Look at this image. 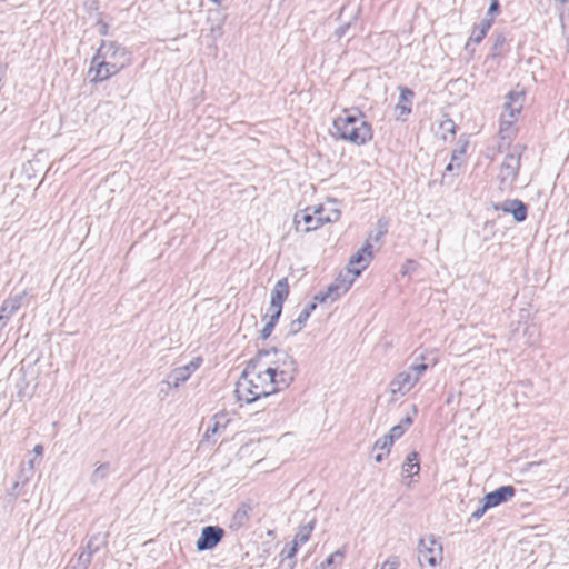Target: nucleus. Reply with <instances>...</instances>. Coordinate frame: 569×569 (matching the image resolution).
Instances as JSON below:
<instances>
[{"instance_id": "obj_1", "label": "nucleus", "mask_w": 569, "mask_h": 569, "mask_svg": "<svg viewBox=\"0 0 569 569\" xmlns=\"http://www.w3.org/2000/svg\"><path fill=\"white\" fill-rule=\"evenodd\" d=\"M281 389L277 379L254 358L243 370L236 393L239 400L250 403Z\"/></svg>"}, {"instance_id": "obj_2", "label": "nucleus", "mask_w": 569, "mask_h": 569, "mask_svg": "<svg viewBox=\"0 0 569 569\" xmlns=\"http://www.w3.org/2000/svg\"><path fill=\"white\" fill-rule=\"evenodd\" d=\"M130 64L128 50L114 41H102L91 59L89 73L91 81L101 82L120 72Z\"/></svg>"}, {"instance_id": "obj_3", "label": "nucleus", "mask_w": 569, "mask_h": 569, "mask_svg": "<svg viewBox=\"0 0 569 569\" xmlns=\"http://www.w3.org/2000/svg\"><path fill=\"white\" fill-rule=\"evenodd\" d=\"M332 134L356 146H362L372 138L370 126L358 110H343L333 120Z\"/></svg>"}, {"instance_id": "obj_4", "label": "nucleus", "mask_w": 569, "mask_h": 569, "mask_svg": "<svg viewBox=\"0 0 569 569\" xmlns=\"http://www.w3.org/2000/svg\"><path fill=\"white\" fill-rule=\"evenodd\" d=\"M260 365L277 379L280 388H287L295 379L297 366L295 359L284 350H262L256 356Z\"/></svg>"}, {"instance_id": "obj_5", "label": "nucleus", "mask_w": 569, "mask_h": 569, "mask_svg": "<svg viewBox=\"0 0 569 569\" xmlns=\"http://www.w3.org/2000/svg\"><path fill=\"white\" fill-rule=\"evenodd\" d=\"M427 368L426 363L411 365L406 370L396 375L389 383L392 400L406 396L416 386Z\"/></svg>"}, {"instance_id": "obj_6", "label": "nucleus", "mask_w": 569, "mask_h": 569, "mask_svg": "<svg viewBox=\"0 0 569 569\" xmlns=\"http://www.w3.org/2000/svg\"><path fill=\"white\" fill-rule=\"evenodd\" d=\"M525 101V91L522 89H515L507 96V101L503 104L501 113L500 132L503 133L517 120V117L522 109Z\"/></svg>"}, {"instance_id": "obj_7", "label": "nucleus", "mask_w": 569, "mask_h": 569, "mask_svg": "<svg viewBox=\"0 0 569 569\" xmlns=\"http://www.w3.org/2000/svg\"><path fill=\"white\" fill-rule=\"evenodd\" d=\"M520 168V148L515 147L510 153H508L501 166L499 171V183L500 189L506 190L510 189L518 176V170Z\"/></svg>"}, {"instance_id": "obj_8", "label": "nucleus", "mask_w": 569, "mask_h": 569, "mask_svg": "<svg viewBox=\"0 0 569 569\" xmlns=\"http://www.w3.org/2000/svg\"><path fill=\"white\" fill-rule=\"evenodd\" d=\"M442 560V545L433 535L419 540L418 561L422 567L426 562L436 567Z\"/></svg>"}, {"instance_id": "obj_9", "label": "nucleus", "mask_w": 569, "mask_h": 569, "mask_svg": "<svg viewBox=\"0 0 569 569\" xmlns=\"http://www.w3.org/2000/svg\"><path fill=\"white\" fill-rule=\"evenodd\" d=\"M200 366V360L194 359L189 363L178 367L173 369L168 377L160 382L159 393L163 397L167 396V389L163 386H172L173 389H178L182 383H184L192 372H194Z\"/></svg>"}, {"instance_id": "obj_10", "label": "nucleus", "mask_w": 569, "mask_h": 569, "mask_svg": "<svg viewBox=\"0 0 569 569\" xmlns=\"http://www.w3.org/2000/svg\"><path fill=\"white\" fill-rule=\"evenodd\" d=\"M360 12V6H343L340 9L337 18L339 26L333 31L337 41L349 34L351 27L358 21Z\"/></svg>"}, {"instance_id": "obj_11", "label": "nucleus", "mask_w": 569, "mask_h": 569, "mask_svg": "<svg viewBox=\"0 0 569 569\" xmlns=\"http://www.w3.org/2000/svg\"><path fill=\"white\" fill-rule=\"evenodd\" d=\"M107 533H96L87 542L84 550L78 557L77 563L73 569H87L91 562L92 556L100 550L101 547L107 545Z\"/></svg>"}, {"instance_id": "obj_12", "label": "nucleus", "mask_w": 569, "mask_h": 569, "mask_svg": "<svg viewBox=\"0 0 569 569\" xmlns=\"http://www.w3.org/2000/svg\"><path fill=\"white\" fill-rule=\"evenodd\" d=\"M224 530L219 526H207L202 528L199 539L196 542L198 551L213 549L223 538Z\"/></svg>"}, {"instance_id": "obj_13", "label": "nucleus", "mask_w": 569, "mask_h": 569, "mask_svg": "<svg viewBox=\"0 0 569 569\" xmlns=\"http://www.w3.org/2000/svg\"><path fill=\"white\" fill-rule=\"evenodd\" d=\"M372 258V244L366 242V244L350 258L347 269L352 272L355 277H359L369 266Z\"/></svg>"}, {"instance_id": "obj_14", "label": "nucleus", "mask_w": 569, "mask_h": 569, "mask_svg": "<svg viewBox=\"0 0 569 569\" xmlns=\"http://www.w3.org/2000/svg\"><path fill=\"white\" fill-rule=\"evenodd\" d=\"M313 212L318 214V224L336 222L339 220L341 214L336 200H328L326 203L315 207Z\"/></svg>"}, {"instance_id": "obj_15", "label": "nucleus", "mask_w": 569, "mask_h": 569, "mask_svg": "<svg viewBox=\"0 0 569 569\" xmlns=\"http://www.w3.org/2000/svg\"><path fill=\"white\" fill-rule=\"evenodd\" d=\"M516 493V489L512 486H502L495 491H491L482 498L485 501V508H493L503 502L510 500Z\"/></svg>"}, {"instance_id": "obj_16", "label": "nucleus", "mask_w": 569, "mask_h": 569, "mask_svg": "<svg viewBox=\"0 0 569 569\" xmlns=\"http://www.w3.org/2000/svg\"><path fill=\"white\" fill-rule=\"evenodd\" d=\"M230 422L231 418L228 412L222 411L216 413L208 423L203 437L207 440H211V438H213L214 436H220L226 430Z\"/></svg>"}, {"instance_id": "obj_17", "label": "nucleus", "mask_w": 569, "mask_h": 569, "mask_svg": "<svg viewBox=\"0 0 569 569\" xmlns=\"http://www.w3.org/2000/svg\"><path fill=\"white\" fill-rule=\"evenodd\" d=\"M495 210H500L506 213L512 214L517 222H522L527 218V208L522 201L512 199L505 200L498 204H495Z\"/></svg>"}, {"instance_id": "obj_18", "label": "nucleus", "mask_w": 569, "mask_h": 569, "mask_svg": "<svg viewBox=\"0 0 569 569\" xmlns=\"http://www.w3.org/2000/svg\"><path fill=\"white\" fill-rule=\"evenodd\" d=\"M317 218L318 214L313 212V209L307 208L303 211L297 212L295 214L293 222L296 224L297 230H299L301 223H305V228L302 229V231L309 232L322 226L317 223Z\"/></svg>"}, {"instance_id": "obj_19", "label": "nucleus", "mask_w": 569, "mask_h": 569, "mask_svg": "<svg viewBox=\"0 0 569 569\" xmlns=\"http://www.w3.org/2000/svg\"><path fill=\"white\" fill-rule=\"evenodd\" d=\"M289 293V284L288 280L286 278L280 279L271 292V301L270 307L271 308H281L284 299L288 297Z\"/></svg>"}, {"instance_id": "obj_20", "label": "nucleus", "mask_w": 569, "mask_h": 569, "mask_svg": "<svg viewBox=\"0 0 569 569\" xmlns=\"http://www.w3.org/2000/svg\"><path fill=\"white\" fill-rule=\"evenodd\" d=\"M24 292L6 299L0 309V318L7 325L10 317L21 307Z\"/></svg>"}, {"instance_id": "obj_21", "label": "nucleus", "mask_w": 569, "mask_h": 569, "mask_svg": "<svg viewBox=\"0 0 569 569\" xmlns=\"http://www.w3.org/2000/svg\"><path fill=\"white\" fill-rule=\"evenodd\" d=\"M413 93L407 88H400V96L396 104L397 118L405 119L411 111Z\"/></svg>"}, {"instance_id": "obj_22", "label": "nucleus", "mask_w": 569, "mask_h": 569, "mask_svg": "<svg viewBox=\"0 0 569 569\" xmlns=\"http://www.w3.org/2000/svg\"><path fill=\"white\" fill-rule=\"evenodd\" d=\"M251 511L252 508L250 505L244 502L241 503L230 520V528L232 530H238L243 527L249 521Z\"/></svg>"}, {"instance_id": "obj_23", "label": "nucleus", "mask_w": 569, "mask_h": 569, "mask_svg": "<svg viewBox=\"0 0 569 569\" xmlns=\"http://www.w3.org/2000/svg\"><path fill=\"white\" fill-rule=\"evenodd\" d=\"M492 18H485L480 21L478 26H476L470 34L469 41L475 43L481 42V40L487 34L488 30L491 28Z\"/></svg>"}, {"instance_id": "obj_24", "label": "nucleus", "mask_w": 569, "mask_h": 569, "mask_svg": "<svg viewBox=\"0 0 569 569\" xmlns=\"http://www.w3.org/2000/svg\"><path fill=\"white\" fill-rule=\"evenodd\" d=\"M357 277L352 274L348 269L345 272H341L338 278L332 282L335 286L339 287L338 289L343 295L349 288L352 286L353 281Z\"/></svg>"}, {"instance_id": "obj_25", "label": "nucleus", "mask_w": 569, "mask_h": 569, "mask_svg": "<svg viewBox=\"0 0 569 569\" xmlns=\"http://www.w3.org/2000/svg\"><path fill=\"white\" fill-rule=\"evenodd\" d=\"M412 425L411 416H406L398 425L393 426L387 435L393 441L402 437L405 431Z\"/></svg>"}, {"instance_id": "obj_26", "label": "nucleus", "mask_w": 569, "mask_h": 569, "mask_svg": "<svg viewBox=\"0 0 569 569\" xmlns=\"http://www.w3.org/2000/svg\"><path fill=\"white\" fill-rule=\"evenodd\" d=\"M313 523H315V521L312 520L307 525L300 526L298 529V532L295 536L292 543H295L297 547L306 543L309 540L310 535L313 530Z\"/></svg>"}, {"instance_id": "obj_27", "label": "nucleus", "mask_w": 569, "mask_h": 569, "mask_svg": "<svg viewBox=\"0 0 569 569\" xmlns=\"http://www.w3.org/2000/svg\"><path fill=\"white\" fill-rule=\"evenodd\" d=\"M339 287L335 286L333 283H331L326 292H319L315 296V300L316 301H319V302H326L327 300H330V301H335L337 300L339 297L342 296V293L340 292V290L338 289Z\"/></svg>"}, {"instance_id": "obj_28", "label": "nucleus", "mask_w": 569, "mask_h": 569, "mask_svg": "<svg viewBox=\"0 0 569 569\" xmlns=\"http://www.w3.org/2000/svg\"><path fill=\"white\" fill-rule=\"evenodd\" d=\"M420 472V465H402L401 467V478L402 482L406 486H410L411 480L415 476H418Z\"/></svg>"}, {"instance_id": "obj_29", "label": "nucleus", "mask_w": 569, "mask_h": 569, "mask_svg": "<svg viewBox=\"0 0 569 569\" xmlns=\"http://www.w3.org/2000/svg\"><path fill=\"white\" fill-rule=\"evenodd\" d=\"M507 44V38L505 34L499 33L496 36L493 44H492V56L498 57L503 53L505 47Z\"/></svg>"}, {"instance_id": "obj_30", "label": "nucleus", "mask_w": 569, "mask_h": 569, "mask_svg": "<svg viewBox=\"0 0 569 569\" xmlns=\"http://www.w3.org/2000/svg\"><path fill=\"white\" fill-rule=\"evenodd\" d=\"M393 440L390 439L387 435L376 441L373 446V451L383 450L387 455L389 453L390 447L392 446Z\"/></svg>"}, {"instance_id": "obj_31", "label": "nucleus", "mask_w": 569, "mask_h": 569, "mask_svg": "<svg viewBox=\"0 0 569 569\" xmlns=\"http://www.w3.org/2000/svg\"><path fill=\"white\" fill-rule=\"evenodd\" d=\"M308 312L301 311L296 320H293L290 325V331L296 333L301 330L308 319Z\"/></svg>"}, {"instance_id": "obj_32", "label": "nucleus", "mask_w": 569, "mask_h": 569, "mask_svg": "<svg viewBox=\"0 0 569 569\" xmlns=\"http://www.w3.org/2000/svg\"><path fill=\"white\" fill-rule=\"evenodd\" d=\"M399 565V558L396 556H391L382 562L380 569H398Z\"/></svg>"}, {"instance_id": "obj_33", "label": "nucleus", "mask_w": 569, "mask_h": 569, "mask_svg": "<svg viewBox=\"0 0 569 569\" xmlns=\"http://www.w3.org/2000/svg\"><path fill=\"white\" fill-rule=\"evenodd\" d=\"M222 26H223V19H220V21L210 28V36L213 40L219 39L222 36Z\"/></svg>"}, {"instance_id": "obj_34", "label": "nucleus", "mask_w": 569, "mask_h": 569, "mask_svg": "<svg viewBox=\"0 0 569 569\" xmlns=\"http://www.w3.org/2000/svg\"><path fill=\"white\" fill-rule=\"evenodd\" d=\"M297 551L298 547L295 543H292L291 546L283 548L281 555L284 557V559H293Z\"/></svg>"}, {"instance_id": "obj_35", "label": "nucleus", "mask_w": 569, "mask_h": 569, "mask_svg": "<svg viewBox=\"0 0 569 569\" xmlns=\"http://www.w3.org/2000/svg\"><path fill=\"white\" fill-rule=\"evenodd\" d=\"M461 153H462V150L459 151V154L456 152L452 154L451 161L446 168L447 171H452L455 168L460 167V154Z\"/></svg>"}, {"instance_id": "obj_36", "label": "nucleus", "mask_w": 569, "mask_h": 569, "mask_svg": "<svg viewBox=\"0 0 569 569\" xmlns=\"http://www.w3.org/2000/svg\"><path fill=\"white\" fill-rule=\"evenodd\" d=\"M498 11H499V2L498 0H492L489 8H488V11H487V17L486 18H495L496 14H498Z\"/></svg>"}, {"instance_id": "obj_37", "label": "nucleus", "mask_w": 569, "mask_h": 569, "mask_svg": "<svg viewBox=\"0 0 569 569\" xmlns=\"http://www.w3.org/2000/svg\"><path fill=\"white\" fill-rule=\"evenodd\" d=\"M269 311L271 312L270 316H269V320L268 322H272V325L274 326V323L277 322L278 318L280 317L281 315V308H271L269 309Z\"/></svg>"}, {"instance_id": "obj_38", "label": "nucleus", "mask_w": 569, "mask_h": 569, "mask_svg": "<svg viewBox=\"0 0 569 569\" xmlns=\"http://www.w3.org/2000/svg\"><path fill=\"white\" fill-rule=\"evenodd\" d=\"M272 330H273L272 322H267L261 330V337L263 339H267L271 335Z\"/></svg>"}, {"instance_id": "obj_39", "label": "nucleus", "mask_w": 569, "mask_h": 569, "mask_svg": "<svg viewBox=\"0 0 569 569\" xmlns=\"http://www.w3.org/2000/svg\"><path fill=\"white\" fill-rule=\"evenodd\" d=\"M489 508H485V501H482V506L480 508H478L477 510H475L471 516H472L473 519L478 520V519H480L485 515V512Z\"/></svg>"}, {"instance_id": "obj_40", "label": "nucleus", "mask_w": 569, "mask_h": 569, "mask_svg": "<svg viewBox=\"0 0 569 569\" xmlns=\"http://www.w3.org/2000/svg\"><path fill=\"white\" fill-rule=\"evenodd\" d=\"M342 557H343V553H342L341 551H336V552L331 553V555L326 559L325 563H326L327 566H331V565L335 562L336 558H340V559H341Z\"/></svg>"}, {"instance_id": "obj_41", "label": "nucleus", "mask_w": 569, "mask_h": 569, "mask_svg": "<svg viewBox=\"0 0 569 569\" xmlns=\"http://www.w3.org/2000/svg\"><path fill=\"white\" fill-rule=\"evenodd\" d=\"M372 453H373V458H375L376 462H380L382 459H385L387 457V453L383 450H378V451L372 450Z\"/></svg>"}, {"instance_id": "obj_42", "label": "nucleus", "mask_w": 569, "mask_h": 569, "mask_svg": "<svg viewBox=\"0 0 569 569\" xmlns=\"http://www.w3.org/2000/svg\"><path fill=\"white\" fill-rule=\"evenodd\" d=\"M419 459V455L417 451H411L407 455L406 459H405V462H412L413 460H418Z\"/></svg>"}, {"instance_id": "obj_43", "label": "nucleus", "mask_w": 569, "mask_h": 569, "mask_svg": "<svg viewBox=\"0 0 569 569\" xmlns=\"http://www.w3.org/2000/svg\"><path fill=\"white\" fill-rule=\"evenodd\" d=\"M33 452H34V459H39L42 457V452H43V447L41 445H37L34 448H33Z\"/></svg>"}, {"instance_id": "obj_44", "label": "nucleus", "mask_w": 569, "mask_h": 569, "mask_svg": "<svg viewBox=\"0 0 569 569\" xmlns=\"http://www.w3.org/2000/svg\"><path fill=\"white\" fill-rule=\"evenodd\" d=\"M107 29H108V27H107V24H106V23H103V22H100V23H99V33H100V34L106 36V34H107Z\"/></svg>"}, {"instance_id": "obj_45", "label": "nucleus", "mask_w": 569, "mask_h": 569, "mask_svg": "<svg viewBox=\"0 0 569 569\" xmlns=\"http://www.w3.org/2000/svg\"><path fill=\"white\" fill-rule=\"evenodd\" d=\"M22 472L26 473V478L33 472V465H28L27 468L22 469Z\"/></svg>"}, {"instance_id": "obj_46", "label": "nucleus", "mask_w": 569, "mask_h": 569, "mask_svg": "<svg viewBox=\"0 0 569 569\" xmlns=\"http://www.w3.org/2000/svg\"><path fill=\"white\" fill-rule=\"evenodd\" d=\"M315 309H316V303L313 302V303L308 305L302 311H307L308 317H309Z\"/></svg>"}, {"instance_id": "obj_47", "label": "nucleus", "mask_w": 569, "mask_h": 569, "mask_svg": "<svg viewBox=\"0 0 569 569\" xmlns=\"http://www.w3.org/2000/svg\"><path fill=\"white\" fill-rule=\"evenodd\" d=\"M411 264H413V262H412V261H410V260H409V261H407V266L405 267V269H403V271H402V272H403V273H407V272H408V270H409V267H410Z\"/></svg>"}, {"instance_id": "obj_48", "label": "nucleus", "mask_w": 569, "mask_h": 569, "mask_svg": "<svg viewBox=\"0 0 569 569\" xmlns=\"http://www.w3.org/2000/svg\"><path fill=\"white\" fill-rule=\"evenodd\" d=\"M560 20H561L562 27H565L566 26V18H565L563 13H560Z\"/></svg>"}, {"instance_id": "obj_49", "label": "nucleus", "mask_w": 569, "mask_h": 569, "mask_svg": "<svg viewBox=\"0 0 569 569\" xmlns=\"http://www.w3.org/2000/svg\"><path fill=\"white\" fill-rule=\"evenodd\" d=\"M6 327V323H3L2 318H0V331Z\"/></svg>"}, {"instance_id": "obj_50", "label": "nucleus", "mask_w": 569, "mask_h": 569, "mask_svg": "<svg viewBox=\"0 0 569 569\" xmlns=\"http://www.w3.org/2000/svg\"><path fill=\"white\" fill-rule=\"evenodd\" d=\"M411 410H412V413H413V415H416V413H417V408H416V406H412V407H411Z\"/></svg>"}, {"instance_id": "obj_51", "label": "nucleus", "mask_w": 569, "mask_h": 569, "mask_svg": "<svg viewBox=\"0 0 569 569\" xmlns=\"http://www.w3.org/2000/svg\"><path fill=\"white\" fill-rule=\"evenodd\" d=\"M164 389H167V395L169 393V389L172 388V386H163Z\"/></svg>"}, {"instance_id": "obj_52", "label": "nucleus", "mask_w": 569, "mask_h": 569, "mask_svg": "<svg viewBox=\"0 0 569 569\" xmlns=\"http://www.w3.org/2000/svg\"><path fill=\"white\" fill-rule=\"evenodd\" d=\"M101 467H102V466H100L99 468H97V470H96V475H99V473H100V471H101V469H102Z\"/></svg>"}, {"instance_id": "obj_53", "label": "nucleus", "mask_w": 569, "mask_h": 569, "mask_svg": "<svg viewBox=\"0 0 569 569\" xmlns=\"http://www.w3.org/2000/svg\"><path fill=\"white\" fill-rule=\"evenodd\" d=\"M327 565L325 562L321 563V569H327Z\"/></svg>"}, {"instance_id": "obj_54", "label": "nucleus", "mask_w": 569, "mask_h": 569, "mask_svg": "<svg viewBox=\"0 0 569 569\" xmlns=\"http://www.w3.org/2000/svg\"><path fill=\"white\" fill-rule=\"evenodd\" d=\"M211 1L214 2L216 4L220 3V0H211Z\"/></svg>"}]
</instances>
